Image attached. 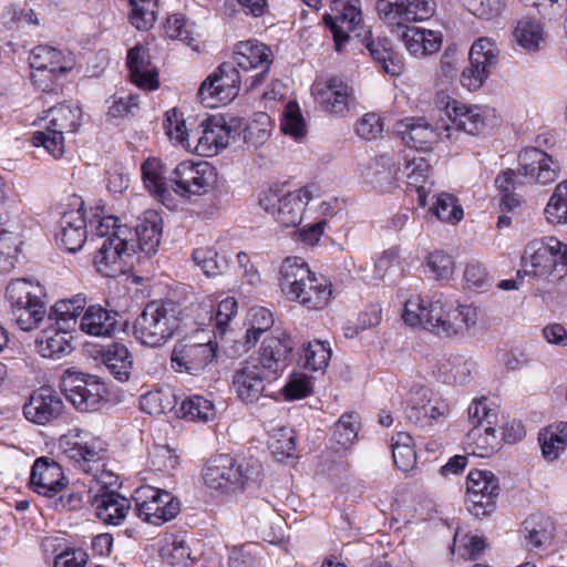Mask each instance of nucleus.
<instances>
[{
  "mask_svg": "<svg viewBox=\"0 0 567 567\" xmlns=\"http://www.w3.org/2000/svg\"><path fill=\"white\" fill-rule=\"evenodd\" d=\"M402 318L411 327H421L441 338L463 337L477 322L476 309L460 305L443 295L430 299L411 297L404 302Z\"/></svg>",
  "mask_w": 567,
  "mask_h": 567,
  "instance_id": "obj_1",
  "label": "nucleus"
},
{
  "mask_svg": "<svg viewBox=\"0 0 567 567\" xmlns=\"http://www.w3.org/2000/svg\"><path fill=\"white\" fill-rule=\"evenodd\" d=\"M337 6L338 14L324 17V22L333 34L336 49L340 51L342 44L350 39L349 33H354V37L361 39L371 58L381 64L385 73L392 76L400 75L403 72V63L400 58L393 55L389 39H374L372 31L362 25L359 0H339Z\"/></svg>",
  "mask_w": 567,
  "mask_h": 567,
  "instance_id": "obj_2",
  "label": "nucleus"
},
{
  "mask_svg": "<svg viewBox=\"0 0 567 567\" xmlns=\"http://www.w3.org/2000/svg\"><path fill=\"white\" fill-rule=\"evenodd\" d=\"M279 274V286L289 300L308 310H321L328 306L332 297L330 281L312 272L301 258H286Z\"/></svg>",
  "mask_w": 567,
  "mask_h": 567,
  "instance_id": "obj_3",
  "label": "nucleus"
},
{
  "mask_svg": "<svg viewBox=\"0 0 567 567\" xmlns=\"http://www.w3.org/2000/svg\"><path fill=\"white\" fill-rule=\"evenodd\" d=\"M261 475V464L257 460L236 461L228 455L210 460L203 472L205 484L223 493H237L256 483Z\"/></svg>",
  "mask_w": 567,
  "mask_h": 567,
  "instance_id": "obj_4",
  "label": "nucleus"
},
{
  "mask_svg": "<svg viewBox=\"0 0 567 567\" xmlns=\"http://www.w3.org/2000/svg\"><path fill=\"white\" fill-rule=\"evenodd\" d=\"M178 309L173 301H152L137 316L133 333L137 341L152 348L165 344L178 328Z\"/></svg>",
  "mask_w": 567,
  "mask_h": 567,
  "instance_id": "obj_5",
  "label": "nucleus"
},
{
  "mask_svg": "<svg viewBox=\"0 0 567 567\" xmlns=\"http://www.w3.org/2000/svg\"><path fill=\"white\" fill-rule=\"evenodd\" d=\"M81 109L78 105L59 104L47 111L43 131L33 133V145L43 146L54 158L64 153V135L73 134L80 126Z\"/></svg>",
  "mask_w": 567,
  "mask_h": 567,
  "instance_id": "obj_6",
  "label": "nucleus"
},
{
  "mask_svg": "<svg viewBox=\"0 0 567 567\" xmlns=\"http://www.w3.org/2000/svg\"><path fill=\"white\" fill-rule=\"evenodd\" d=\"M136 251L133 230L130 227H120L103 239L94 257L99 272L106 277H116L124 274L130 267V260Z\"/></svg>",
  "mask_w": 567,
  "mask_h": 567,
  "instance_id": "obj_7",
  "label": "nucleus"
},
{
  "mask_svg": "<svg viewBox=\"0 0 567 567\" xmlns=\"http://www.w3.org/2000/svg\"><path fill=\"white\" fill-rule=\"evenodd\" d=\"M29 61L33 70L31 80L43 92L52 91L55 80L61 74L71 71L75 65L72 53H64L48 45L35 47L31 51Z\"/></svg>",
  "mask_w": 567,
  "mask_h": 567,
  "instance_id": "obj_8",
  "label": "nucleus"
},
{
  "mask_svg": "<svg viewBox=\"0 0 567 567\" xmlns=\"http://www.w3.org/2000/svg\"><path fill=\"white\" fill-rule=\"evenodd\" d=\"M310 198V192L306 188L288 193H282L278 188H269L260 194L259 205L278 224L288 228L296 227L301 223Z\"/></svg>",
  "mask_w": 567,
  "mask_h": 567,
  "instance_id": "obj_9",
  "label": "nucleus"
},
{
  "mask_svg": "<svg viewBox=\"0 0 567 567\" xmlns=\"http://www.w3.org/2000/svg\"><path fill=\"white\" fill-rule=\"evenodd\" d=\"M435 105L444 117L443 128L447 140H452V131L478 135L486 128L485 110L477 105L466 106L441 93L436 95Z\"/></svg>",
  "mask_w": 567,
  "mask_h": 567,
  "instance_id": "obj_10",
  "label": "nucleus"
},
{
  "mask_svg": "<svg viewBox=\"0 0 567 567\" xmlns=\"http://www.w3.org/2000/svg\"><path fill=\"white\" fill-rule=\"evenodd\" d=\"M66 400L80 412L99 410L105 388L97 377L66 370L61 379Z\"/></svg>",
  "mask_w": 567,
  "mask_h": 567,
  "instance_id": "obj_11",
  "label": "nucleus"
},
{
  "mask_svg": "<svg viewBox=\"0 0 567 567\" xmlns=\"http://www.w3.org/2000/svg\"><path fill=\"white\" fill-rule=\"evenodd\" d=\"M406 419L421 427L431 426L449 414L447 403L432 390L421 384H413L405 398Z\"/></svg>",
  "mask_w": 567,
  "mask_h": 567,
  "instance_id": "obj_12",
  "label": "nucleus"
},
{
  "mask_svg": "<svg viewBox=\"0 0 567 567\" xmlns=\"http://www.w3.org/2000/svg\"><path fill=\"white\" fill-rule=\"evenodd\" d=\"M138 517L154 525L172 520L179 513V502L167 491L142 486L134 494Z\"/></svg>",
  "mask_w": 567,
  "mask_h": 567,
  "instance_id": "obj_13",
  "label": "nucleus"
},
{
  "mask_svg": "<svg viewBox=\"0 0 567 567\" xmlns=\"http://www.w3.org/2000/svg\"><path fill=\"white\" fill-rule=\"evenodd\" d=\"M466 489V507L473 516L483 518L495 511L501 489L497 477L491 471H471L467 475Z\"/></svg>",
  "mask_w": 567,
  "mask_h": 567,
  "instance_id": "obj_14",
  "label": "nucleus"
},
{
  "mask_svg": "<svg viewBox=\"0 0 567 567\" xmlns=\"http://www.w3.org/2000/svg\"><path fill=\"white\" fill-rule=\"evenodd\" d=\"M169 181L176 185L175 192L185 195H204L217 183V171L208 162L184 161L172 172Z\"/></svg>",
  "mask_w": 567,
  "mask_h": 567,
  "instance_id": "obj_15",
  "label": "nucleus"
},
{
  "mask_svg": "<svg viewBox=\"0 0 567 567\" xmlns=\"http://www.w3.org/2000/svg\"><path fill=\"white\" fill-rule=\"evenodd\" d=\"M240 82L235 64L224 62L200 84L198 96L209 107H214L217 102L228 103L238 95Z\"/></svg>",
  "mask_w": 567,
  "mask_h": 567,
  "instance_id": "obj_16",
  "label": "nucleus"
},
{
  "mask_svg": "<svg viewBox=\"0 0 567 567\" xmlns=\"http://www.w3.org/2000/svg\"><path fill=\"white\" fill-rule=\"evenodd\" d=\"M499 50L494 41L481 38L470 50V65L462 72L461 83L468 91L480 89L498 61Z\"/></svg>",
  "mask_w": 567,
  "mask_h": 567,
  "instance_id": "obj_17",
  "label": "nucleus"
},
{
  "mask_svg": "<svg viewBox=\"0 0 567 567\" xmlns=\"http://www.w3.org/2000/svg\"><path fill=\"white\" fill-rule=\"evenodd\" d=\"M311 93L324 112L339 116L348 113L352 89L341 78H317L311 86Z\"/></svg>",
  "mask_w": 567,
  "mask_h": 567,
  "instance_id": "obj_18",
  "label": "nucleus"
},
{
  "mask_svg": "<svg viewBox=\"0 0 567 567\" xmlns=\"http://www.w3.org/2000/svg\"><path fill=\"white\" fill-rule=\"evenodd\" d=\"M83 205L81 197L72 196L68 205L69 208L61 213L60 231L56 239L70 252L80 250L87 238Z\"/></svg>",
  "mask_w": 567,
  "mask_h": 567,
  "instance_id": "obj_19",
  "label": "nucleus"
},
{
  "mask_svg": "<svg viewBox=\"0 0 567 567\" xmlns=\"http://www.w3.org/2000/svg\"><path fill=\"white\" fill-rule=\"evenodd\" d=\"M274 378L265 373L258 362L246 360L233 377V386L237 398L245 404L257 403L260 399L268 398L266 382Z\"/></svg>",
  "mask_w": 567,
  "mask_h": 567,
  "instance_id": "obj_20",
  "label": "nucleus"
},
{
  "mask_svg": "<svg viewBox=\"0 0 567 567\" xmlns=\"http://www.w3.org/2000/svg\"><path fill=\"white\" fill-rule=\"evenodd\" d=\"M216 350L217 344L212 341L203 343L178 342L172 351V368L176 372L197 375L214 360Z\"/></svg>",
  "mask_w": 567,
  "mask_h": 567,
  "instance_id": "obj_21",
  "label": "nucleus"
},
{
  "mask_svg": "<svg viewBox=\"0 0 567 567\" xmlns=\"http://www.w3.org/2000/svg\"><path fill=\"white\" fill-rule=\"evenodd\" d=\"M272 61L270 48L257 40L241 41L237 44L236 64L244 71L260 69V72L249 79L248 91L256 89L265 80Z\"/></svg>",
  "mask_w": 567,
  "mask_h": 567,
  "instance_id": "obj_22",
  "label": "nucleus"
},
{
  "mask_svg": "<svg viewBox=\"0 0 567 567\" xmlns=\"http://www.w3.org/2000/svg\"><path fill=\"white\" fill-rule=\"evenodd\" d=\"M559 169L558 162L542 150L525 148L518 155V174L528 183H553L558 177Z\"/></svg>",
  "mask_w": 567,
  "mask_h": 567,
  "instance_id": "obj_23",
  "label": "nucleus"
},
{
  "mask_svg": "<svg viewBox=\"0 0 567 567\" xmlns=\"http://www.w3.org/2000/svg\"><path fill=\"white\" fill-rule=\"evenodd\" d=\"M229 134L225 118L212 116L202 124V130L192 131V150L200 156H214L228 145Z\"/></svg>",
  "mask_w": 567,
  "mask_h": 567,
  "instance_id": "obj_24",
  "label": "nucleus"
},
{
  "mask_svg": "<svg viewBox=\"0 0 567 567\" xmlns=\"http://www.w3.org/2000/svg\"><path fill=\"white\" fill-rule=\"evenodd\" d=\"M64 411L61 396L49 386L34 391L23 405L24 416L37 424L44 425L59 419Z\"/></svg>",
  "mask_w": 567,
  "mask_h": 567,
  "instance_id": "obj_25",
  "label": "nucleus"
},
{
  "mask_svg": "<svg viewBox=\"0 0 567 567\" xmlns=\"http://www.w3.org/2000/svg\"><path fill=\"white\" fill-rule=\"evenodd\" d=\"M62 467L45 457L38 458L31 470L30 487L39 495L54 498L65 487Z\"/></svg>",
  "mask_w": 567,
  "mask_h": 567,
  "instance_id": "obj_26",
  "label": "nucleus"
},
{
  "mask_svg": "<svg viewBox=\"0 0 567 567\" xmlns=\"http://www.w3.org/2000/svg\"><path fill=\"white\" fill-rule=\"evenodd\" d=\"M443 121L441 113L435 127L423 117L406 118L399 124L398 132L408 146L426 151L436 142L437 136L443 134Z\"/></svg>",
  "mask_w": 567,
  "mask_h": 567,
  "instance_id": "obj_27",
  "label": "nucleus"
},
{
  "mask_svg": "<svg viewBox=\"0 0 567 567\" xmlns=\"http://www.w3.org/2000/svg\"><path fill=\"white\" fill-rule=\"evenodd\" d=\"M292 349V340L288 337H267L262 341L259 357L249 360L258 362L262 371L275 379L287 367Z\"/></svg>",
  "mask_w": 567,
  "mask_h": 567,
  "instance_id": "obj_28",
  "label": "nucleus"
},
{
  "mask_svg": "<svg viewBox=\"0 0 567 567\" xmlns=\"http://www.w3.org/2000/svg\"><path fill=\"white\" fill-rule=\"evenodd\" d=\"M127 66L131 80L141 89L155 90L158 87V73L151 63L148 50L136 44L128 50Z\"/></svg>",
  "mask_w": 567,
  "mask_h": 567,
  "instance_id": "obj_29",
  "label": "nucleus"
},
{
  "mask_svg": "<svg viewBox=\"0 0 567 567\" xmlns=\"http://www.w3.org/2000/svg\"><path fill=\"white\" fill-rule=\"evenodd\" d=\"M559 247V240L550 237L547 241H532L526 248L522 258L525 267H530L537 277L555 274V261H553V249Z\"/></svg>",
  "mask_w": 567,
  "mask_h": 567,
  "instance_id": "obj_30",
  "label": "nucleus"
},
{
  "mask_svg": "<svg viewBox=\"0 0 567 567\" xmlns=\"http://www.w3.org/2000/svg\"><path fill=\"white\" fill-rule=\"evenodd\" d=\"M162 237V218L155 210H146L138 218L135 225L133 238L136 248L151 256L157 251Z\"/></svg>",
  "mask_w": 567,
  "mask_h": 567,
  "instance_id": "obj_31",
  "label": "nucleus"
},
{
  "mask_svg": "<svg viewBox=\"0 0 567 567\" xmlns=\"http://www.w3.org/2000/svg\"><path fill=\"white\" fill-rule=\"evenodd\" d=\"M406 50L415 56H424L437 52L442 45L440 32L404 25L396 31Z\"/></svg>",
  "mask_w": 567,
  "mask_h": 567,
  "instance_id": "obj_32",
  "label": "nucleus"
},
{
  "mask_svg": "<svg viewBox=\"0 0 567 567\" xmlns=\"http://www.w3.org/2000/svg\"><path fill=\"white\" fill-rule=\"evenodd\" d=\"M117 312L107 310L100 305H93L84 311L80 327L87 334L110 337L116 329Z\"/></svg>",
  "mask_w": 567,
  "mask_h": 567,
  "instance_id": "obj_33",
  "label": "nucleus"
},
{
  "mask_svg": "<svg viewBox=\"0 0 567 567\" xmlns=\"http://www.w3.org/2000/svg\"><path fill=\"white\" fill-rule=\"evenodd\" d=\"M96 516L105 524L120 525L131 507V502L115 492L96 495L92 502Z\"/></svg>",
  "mask_w": 567,
  "mask_h": 567,
  "instance_id": "obj_34",
  "label": "nucleus"
},
{
  "mask_svg": "<svg viewBox=\"0 0 567 567\" xmlns=\"http://www.w3.org/2000/svg\"><path fill=\"white\" fill-rule=\"evenodd\" d=\"M75 441L65 440L64 453L66 456L74 461L83 471L91 472V463L100 461L105 452L103 443L100 440L92 439L91 441L80 440L76 435Z\"/></svg>",
  "mask_w": 567,
  "mask_h": 567,
  "instance_id": "obj_35",
  "label": "nucleus"
},
{
  "mask_svg": "<svg viewBox=\"0 0 567 567\" xmlns=\"http://www.w3.org/2000/svg\"><path fill=\"white\" fill-rule=\"evenodd\" d=\"M71 331L59 329H50L42 331L37 339L39 353L44 358L61 359L73 351Z\"/></svg>",
  "mask_w": 567,
  "mask_h": 567,
  "instance_id": "obj_36",
  "label": "nucleus"
},
{
  "mask_svg": "<svg viewBox=\"0 0 567 567\" xmlns=\"http://www.w3.org/2000/svg\"><path fill=\"white\" fill-rule=\"evenodd\" d=\"M399 168L388 154L375 157L367 167L365 178L382 192L390 190L398 181Z\"/></svg>",
  "mask_w": 567,
  "mask_h": 567,
  "instance_id": "obj_37",
  "label": "nucleus"
},
{
  "mask_svg": "<svg viewBox=\"0 0 567 567\" xmlns=\"http://www.w3.org/2000/svg\"><path fill=\"white\" fill-rule=\"evenodd\" d=\"M102 362L121 382H125L131 377L133 359L128 349L122 343H112L101 352Z\"/></svg>",
  "mask_w": 567,
  "mask_h": 567,
  "instance_id": "obj_38",
  "label": "nucleus"
},
{
  "mask_svg": "<svg viewBox=\"0 0 567 567\" xmlns=\"http://www.w3.org/2000/svg\"><path fill=\"white\" fill-rule=\"evenodd\" d=\"M86 305L85 297L76 295L69 300H60L51 309L50 319L55 320L59 329L71 331L78 323V317Z\"/></svg>",
  "mask_w": 567,
  "mask_h": 567,
  "instance_id": "obj_39",
  "label": "nucleus"
},
{
  "mask_svg": "<svg viewBox=\"0 0 567 567\" xmlns=\"http://www.w3.org/2000/svg\"><path fill=\"white\" fill-rule=\"evenodd\" d=\"M513 38L517 45L526 52H535L545 43L546 34L539 21L522 19L517 22Z\"/></svg>",
  "mask_w": 567,
  "mask_h": 567,
  "instance_id": "obj_40",
  "label": "nucleus"
},
{
  "mask_svg": "<svg viewBox=\"0 0 567 567\" xmlns=\"http://www.w3.org/2000/svg\"><path fill=\"white\" fill-rule=\"evenodd\" d=\"M466 439L474 455L488 456L499 449V440L494 425L473 426Z\"/></svg>",
  "mask_w": 567,
  "mask_h": 567,
  "instance_id": "obj_41",
  "label": "nucleus"
},
{
  "mask_svg": "<svg viewBox=\"0 0 567 567\" xmlns=\"http://www.w3.org/2000/svg\"><path fill=\"white\" fill-rule=\"evenodd\" d=\"M45 315L47 310L43 300L12 307L10 310L11 321L22 331L37 329Z\"/></svg>",
  "mask_w": 567,
  "mask_h": 567,
  "instance_id": "obj_42",
  "label": "nucleus"
},
{
  "mask_svg": "<svg viewBox=\"0 0 567 567\" xmlns=\"http://www.w3.org/2000/svg\"><path fill=\"white\" fill-rule=\"evenodd\" d=\"M6 296L10 302V307L20 305H28L42 300V288L39 284L24 278L13 279L9 282L6 289Z\"/></svg>",
  "mask_w": 567,
  "mask_h": 567,
  "instance_id": "obj_43",
  "label": "nucleus"
},
{
  "mask_svg": "<svg viewBox=\"0 0 567 567\" xmlns=\"http://www.w3.org/2000/svg\"><path fill=\"white\" fill-rule=\"evenodd\" d=\"M412 443V436L404 432H399L392 437L393 461L395 466L403 472L412 470L416 463Z\"/></svg>",
  "mask_w": 567,
  "mask_h": 567,
  "instance_id": "obj_44",
  "label": "nucleus"
},
{
  "mask_svg": "<svg viewBox=\"0 0 567 567\" xmlns=\"http://www.w3.org/2000/svg\"><path fill=\"white\" fill-rule=\"evenodd\" d=\"M162 165L157 158H148L142 165V176L145 187L159 200H164L168 190L161 172Z\"/></svg>",
  "mask_w": 567,
  "mask_h": 567,
  "instance_id": "obj_45",
  "label": "nucleus"
},
{
  "mask_svg": "<svg viewBox=\"0 0 567 567\" xmlns=\"http://www.w3.org/2000/svg\"><path fill=\"white\" fill-rule=\"evenodd\" d=\"M545 216L551 225L567 224V181L555 187L545 208Z\"/></svg>",
  "mask_w": 567,
  "mask_h": 567,
  "instance_id": "obj_46",
  "label": "nucleus"
},
{
  "mask_svg": "<svg viewBox=\"0 0 567 567\" xmlns=\"http://www.w3.org/2000/svg\"><path fill=\"white\" fill-rule=\"evenodd\" d=\"M177 414L190 421H208L215 415V410L210 401L200 395H193L181 402Z\"/></svg>",
  "mask_w": 567,
  "mask_h": 567,
  "instance_id": "obj_47",
  "label": "nucleus"
},
{
  "mask_svg": "<svg viewBox=\"0 0 567 567\" xmlns=\"http://www.w3.org/2000/svg\"><path fill=\"white\" fill-rule=\"evenodd\" d=\"M193 260L207 277L221 275L228 266L225 257H219L214 249L208 247L195 249Z\"/></svg>",
  "mask_w": 567,
  "mask_h": 567,
  "instance_id": "obj_48",
  "label": "nucleus"
},
{
  "mask_svg": "<svg viewBox=\"0 0 567 567\" xmlns=\"http://www.w3.org/2000/svg\"><path fill=\"white\" fill-rule=\"evenodd\" d=\"M132 8L131 23L138 30H147L156 20L157 0H128Z\"/></svg>",
  "mask_w": 567,
  "mask_h": 567,
  "instance_id": "obj_49",
  "label": "nucleus"
},
{
  "mask_svg": "<svg viewBox=\"0 0 567 567\" xmlns=\"http://www.w3.org/2000/svg\"><path fill=\"white\" fill-rule=\"evenodd\" d=\"M474 369V361L460 355L450 358L440 368V370L446 374L445 382H455L460 384H464L468 381Z\"/></svg>",
  "mask_w": 567,
  "mask_h": 567,
  "instance_id": "obj_50",
  "label": "nucleus"
},
{
  "mask_svg": "<svg viewBox=\"0 0 567 567\" xmlns=\"http://www.w3.org/2000/svg\"><path fill=\"white\" fill-rule=\"evenodd\" d=\"M430 164L424 157H413L406 161L404 173L406 175L408 184L415 186L419 193V199L421 205H425V196L422 193V183L429 176Z\"/></svg>",
  "mask_w": 567,
  "mask_h": 567,
  "instance_id": "obj_51",
  "label": "nucleus"
},
{
  "mask_svg": "<svg viewBox=\"0 0 567 567\" xmlns=\"http://www.w3.org/2000/svg\"><path fill=\"white\" fill-rule=\"evenodd\" d=\"M331 349L322 341L309 342L305 348V368L311 371H321L328 367Z\"/></svg>",
  "mask_w": 567,
  "mask_h": 567,
  "instance_id": "obj_52",
  "label": "nucleus"
},
{
  "mask_svg": "<svg viewBox=\"0 0 567 567\" xmlns=\"http://www.w3.org/2000/svg\"><path fill=\"white\" fill-rule=\"evenodd\" d=\"M280 126L286 135H290L296 140L305 136L307 132L306 123L297 103L289 102L286 105Z\"/></svg>",
  "mask_w": 567,
  "mask_h": 567,
  "instance_id": "obj_53",
  "label": "nucleus"
},
{
  "mask_svg": "<svg viewBox=\"0 0 567 567\" xmlns=\"http://www.w3.org/2000/svg\"><path fill=\"white\" fill-rule=\"evenodd\" d=\"M432 210L442 221L457 223L463 218L462 207L456 204L454 196L446 193L436 196Z\"/></svg>",
  "mask_w": 567,
  "mask_h": 567,
  "instance_id": "obj_54",
  "label": "nucleus"
},
{
  "mask_svg": "<svg viewBox=\"0 0 567 567\" xmlns=\"http://www.w3.org/2000/svg\"><path fill=\"white\" fill-rule=\"evenodd\" d=\"M377 11L382 21L396 27V31L404 28L403 0H378Z\"/></svg>",
  "mask_w": 567,
  "mask_h": 567,
  "instance_id": "obj_55",
  "label": "nucleus"
},
{
  "mask_svg": "<svg viewBox=\"0 0 567 567\" xmlns=\"http://www.w3.org/2000/svg\"><path fill=\"white\" fill-rule=\"evenodd\" d=\"M359 422L353 414L344 413L334 424L333 440L343 447L351 445L358 436Z\"/></svg>",
  "mask_w": 567,
  "mask_h": 567,
  "instance_id": "obj_56",
  "label": "nucleus"
},
{
  "mask_svg": "<svg viewBox=\"0 0 567 567\" xmlns=\"http://www.w3.org/2000/svg\"><path fill=\"white\" fill-rule=\"evenodd\" d=\"M547 519L542 516H530L523 523V534L526 539V546L538 548L547 538Z\"/></svg>",
  "mask_w": 567,
  "mask_h": 567,
  "instance_id": "obj_57",
  "label": "nucleus"
},
{
  "mask_svg": "<svg viewBox=\"0 0 567 567\" xmlns=\"http://www.w3.org/2000/svg\"><path fill=\"white\" fill-rule=\"evenodd\" d=\"M468 11L483 20H493L501 16L505 8L504 0H463Z\"/></svg>",
  "mask_w": 567,
  "mask_h": 567,
  "instance_id": "obj_58",
  "label": "nucleus"
},
{
  "mask_svg": "<svg viewBox=\"0 0 567 567\" xmlns=\"http://www.w3.org/2000/svg\"><path fill=\"white\" fill-rule=\"evenodd\" d=\"M468 419L473 426H486L497 423V412L491 409L485 398L474 400L468 406Z\"/></svg>",
  "mask_w": 567,
  "mask_h": 567,
  "instance_id": "obj_59",
  "label": "nucleus"
},
{
  "mask_svg": "<svg viewBox=\"0 0 567 567\" xmlns=\"http://www.w3.org/2000/svg\"><path fill=\"white\" fill-rule=\"evenodd\" d=\"M150 463L154 471L169 472L178 465V455L167 445H156L150 452Z\"/></svg>",
  "mask_w": 567,
  "mask_h": 567,
  "instance_id": "obj_60",
  "label": "nucleus"
},
{
  "mask_svg": "<svg viewBox=\"0 0 567 567\" xmlns=\"http://www.w3.org/2000/svg\"><path fill=\"white\" fill-rule=\"evenodd\" d=\"M404 22L422 21L434 12V3L431 0H403Z\"/></svg>",
  "mask_w": 567,
  "mask_h": 567,
  "instance_id": "obj_61",
  "label": "nucleus"
},
{
  "mask_svg": "<svg viewBox=\"0 0 567 567\" xmlns=\"http://www.w3.org/2000/svg\"><path fill=\"white\" fill-rule=\"evenodd\" d=\"M165 33L169 39L179 40L187 45H192L194 41L192 32L187 28L186 19L182 14H174L167 18Z\"/></svg>",
  "mask_w": 567,
  "mask_h": 567,
  "instance_id": "obj_62",
  "label": "nucleus"
},
{
  "mask_svg": "<svg viewBox=\"0 0 567 567\" xmlns=\"http://www.w3.org/2000/svg\"><path fill=\"white\" fill-rule=\"evenodd\" d=\"M284 393L288 400H298L308 396L311 393V384L307 375L293 373L284 386Z\"/></svg>",
  "mask_w": 567,
  "mask_h": 567,
  "instance_id": "obj_63",
  "label": "nucleus"
},
{
  "mask_svg": "<svg viewBox=\"0 0 567 567\" xmlns=\"http://www.w3.org/2000/svg\"><path fill=\"white\" fill-rule=\"evenodd\" d=\"M427 266L435 275L436 279H446L453 272V260L451 256L441 250L429 255Z\"/></svg>",
  "mask_w": 567,
  "mask_h": 567,
  "instance_id": "obj_64",
  "label": "nucleus"
}]
</instances>
